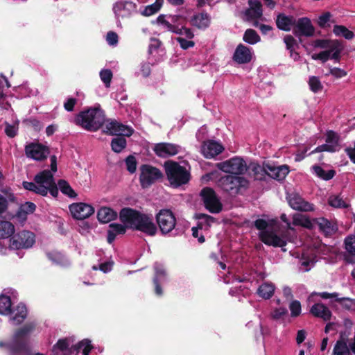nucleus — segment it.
Here are the masks:
<instances>
[{
	"label": "nucleus",
	"mask_w": 355,
	"mask_h": 355,
	"mask_svg": "<svg viewBox=\"0 0 355 355\" xmlns=\"http://www.w3.org/2000/svg\"><path fill=\"white\" fill-rule=\"evenodd\" d=\"M333 33L336 36L343 37L346 40H352L354 37V33L343 25H335L333 28Z\"/></svg>",
	"instance_id": "obj_40"
},
{
	"label": "nucleus",
	"mask_w": 355,
	"mask_h": 355,
	"mask_svg": "<svg viewBox=\"0 0 355 355\" xmlns=\"http://www.w3.org/2000/svg\"><path fill=\"white\" fill-rule=\"evenodd\" d=\"M335 301L338 302L346 310L350 311L355 309V300L349 297H338Z\"/></svg>",
	"instance_id": "obj_48"
},
{
	"label": "nucleus",
	"mask_w": 355,
	"mask_h": 355,
	"mask_svg": "<svg viewBox=\"0 0 355 355\" xmlns=\"http://www.w3.org/2000/svg\"><path fill=\"white\" fill-rule=\"evenodd\" d=\"M139 169V182L143 189L150 187L163 177V173L158 168L150 164H142Z\"/></svg>",
	"instance_id": "obj_7"
},
{
	"label": "nucleus",
	"mask_w": 355,
	"mask_h": 355,
	"mask_svg": "<svg viewBox=\"0 0 355 355\" xmlns=\"http://www.w3.org/2000/svg\"><path fill=\"white\" fill-rule=\"evenodd\" d=\"M134 7H135V5L131 2L121 1V2H117L115 3V5L114 6L113 10L116 16H118L119 17H124L129 13L128 12L123 13L122 11L125 10L126 9L130 10V8H132Z\"/></svg>",
	"instance_id": "obj_37"
},
{
	"label": "nucleus",
	"mask_w": 355,
	"mask_h": 355,
	"mask_svg": "<svg viewBox=\"0 0 355 355\" xmlns=\"http://www.w3.org/2000/svg\"><path fill=\"white\" fill-rule=\"evenodd\" d=\"M12 313V309L10 297L6 295H0V314L9 315Z\"/></svg>",
	"instance_id": "obj_33"
},
{
	"label": "nucleus",
	"mask_w": 355,
	"mask_h": 355,
	"mask_svg": "<svg viewBox=\"0 0 355 355\" xmlns=\"http://www.w3.org/2000/svg\"><path fill=\"white\" fill-rule=\"evenodd\" d=\"M223 150V146L215 141L204 142L202 146V152L207 158L214 157L221 153Z\"/></svg>",
	"instance_id": "obj_24"
},
{
	"label": "nucleus",
	"mask_w": 355,
	"mask_h": 355,
	"mask_svg": "<svg viewBox=\"0 0 355 355\" xmlns=\"http://www.w3.org/2000/svg\"><path fill=\"white\" fill-rule=\"evenodd\" d=\"M338 149L335 148V145H331L330 144H324L316 147L313 150H312L309 155H312L316 153H322V152H329V153H335L338 151Z\"/></svg>",
	"instance_id": "obj_51"
},
{
	"label": "nucleus",
	"mask_w": 355,
	"mask_h": 355,
	"mask_svg": "<svg viewBox=\"0 0 355 355\" xmlns=\"http://www.w3.org/2000/svg\"><path fill=\"white\" fill-rule=\"evenodd\" d=\"M26 155L37 161L46 159L49 153L48 147L39 143H31L25 146Z\"/></svg>",
	"instance_id": "obj_16"
},
{
	"label": "nucleus",
	"mask_w": 355,
	"mask_h": 355,
	"mask_svg": "<svg viewBox=\"0 0 355 355\" xmlns=\"http://www.w3.org/2000/svg\"><path fill=\"white\" fill-rule=\"evenodd\" d=\"M124 136L118 135V137L113 138L111 141L112 150L116 153H121L127 146V141Z\"/></svg>",
	"instance_id": "obj_38"
},
{
	"label": "nucleus",
	"mask_w": 355,
	"mask_h": 355,
	"mask_svg": "<svg viewBox=\"0 0 355 355\" xmlns=\"http://www.w3.org/2000/svg\"><path fill=\"white\" fill-rule=\"evenodd\" d=\"M328 202L330 206L335 208H347L349 206L339 196H330Z\"/></svg>",
	"instance_id": "obj_47"
},
{
	"label": "nucleus",
	"mask_w": 355,
	"mask_h": 355,
	"mask_svg": "<svg viewBox=\"0 0 355 355\" xmlns=\"http://www.w3.org/2000/svg\"><path fill=\"white\" fill-rule=\"evenodd\" d=\"M103 132L109 135L130 137L133 134L134 130L115 119H107Z\"/></svg>",
	"instance_id": "obj_12"
},
{
	"label": "nucleus",
	"mask_w": 355,
	"mask_h": 355,
	"mask_svg": "<svg viewBox=\"0 0 355 355\" xmlns=\"http://www.w3.org/2000/svg\"><path fill=\"white\" fill-rule=\"evenodd\" d=\"M180 146L167 142L157 143L153 147L155 154L162 158H167L176 155L180 151Z\"/></svg>",
	"instance_id": "obj_18"
},
{
	"label": "nucleus",
	"mask_w": 355,
	"mask_h": 355,
	"mask_svg": "<svg viewBox=\"0 0 355 355\" xmlns=\"http://www.w3.org/2000/svg\"><path fill=\"white\" fill-rule=\"evenodd\" d=\"M344 49L342 41L338 40L336 44L330 49V59L334 60L336 62H339L341 58V53Z\"/></svg>",
	"instance_id": "obj_43"
},
{
	"label": "nucleus",
	"mask_w": 355,
	"mask_h": 355,
	"mask_svg": "<svg viewBox=\"0 0 355 355\" xmlns=\"http://www.w3.org/2000/svg\"><path fill=\"white\" fill-rule=\"evenodd\" d=\"M165 17V15H159L157 18V22L158 24L164 25L167 28V31L171 33H180L178 26L172 24L170 21L166 20Z\"/></svg>",
	"instance_id": "obj_46"
},
{
	"label": "nucleus",
	"mask_w": 355,
	"mask_h": 355,
	"mask_svg": "<svg viewBox=\"0 0 355 355\" xmlns=\"http://www.w3.org/2000/svg\"><path fill=\"white\" fill-rule=\"evenodd\" d=\"M252 49L243 44H239L233 55V60L238 64L249 63L252 58Z\"/></svg>",
	"instance_id": "obj_20"
},
{
	"label": "nucleus",
	"mask_w": 355,
	"mask_h": 355,
	"mask_svg": "<svg viewBox=\"0 0 355 355\" xmlns=\"http://www.w3.org/2000/svg\"><path fill=\"white\" fill-rule=\"evenodd\" d=\"M164 167L167 179L173 187H178L189 182L191 178L189 171L178 162L168 160L164 162Z\"/></svg>",
	"instance_id": "obj_4"
},
{
	"label": "nucleus",
	"mask_w": 355,
	"mask_h": 355,
	"mask_svg": "<svg viewBox=\"0 0 355 355\" xmlns=\"http://www.w3.org/2000/svg\"><path fill=\"white\" fill-rule=\"evenodd\" d=\"M291 317L296 318L301 313L302 306L300 301L293 300L289 304Z\"/></svg>",
	"instance_id": "obj_54"
},
{
	"label": "nucleus",
	"mask_w": 355,
	"mask_h": 355,
	"mask_svg": "<svg viewBox=\"0 0 355 355\" xmlns=\"http://www.w3.org/2000/svg\"><path fill=\"white\" fill-rule=\"evenodd\" d=\"M293 33L297 37H310L315 33V28L309 18L306 17L296 19Z\"/></svg>",
	"instance_id": "obj_13"
},
{
	"label": "nucleus",
	"mask_w": 355,
	"mask_h": 355,
	"mask_svg": "<svg viewBox=\"0 0 355 355\" xmlns=\"http://www.w3.org/2000/svg\"><path fill=\"white\" fill-rule=\"evenodd\" d=\"M286 199L289 206L294 210L305 212L314 210V205L305 200L297 193H288Z\"/></svg>",
	"instance_id": "obj_15"
},
{
	"label": "nucleus",
	"mask_w": 355,
	"mask_h": 355,
	"mask_svg": "<svg viewBox=\"0 0 355 355\" xmlns=\"http://www.w3.org/2000/svg\"><path fill=\"white\" fill-rule=\"evenodd\" d=\"M160 10L159 6L158 3H153L147 6L144 11L142 12V15L144 16H150L157 12Z\"/></svg>",
	"instance_id": "obj_63"
},
{
	"label": "nucleus",
	"mask_w": 355,
	"mask_h": 355,
	"mask_svg": "<svg viewBox=\"0 0 355 355\" xmlns=\"http://www.w3.org/2000/svg\"><path fill=\"white\" fill-rule=\"evenodd\" d=\"M266 171V175L270 178L277 181H282L286 178L290 170L288 166L286 164L276 166L268 163Z\"/></svg>",
	"instance_id": "obj_19"
},
{
	"label": "nucleus",
	"mask_w": 355,
	"mask_h": 355,
	"mask_svg": "<svg viewBox=\"0 0 355 355\" xmlns=\"http://www.w3.org/2000/svg\"><path fill=\"white\" fill-rule=\"evenodd\" d=\"M189 22L191 26L198 29L205 30L211 24V17L209 15L205 12L193 15Z\"/></svg>",
	"instance_id": "obj_25"
},
{
	"label": "nucleus",
	"mask_w": 355,
	"mask_h": 355,
	"mask_svg": "<svg viewBox=\"0 0 355 355\" xmlns=\"http://www.w3.org/2000/svg\"><path fill=\"white\" fill-rule=\"evenodd\" d=\"M14 311L15 315L10 317V320L13 322L15 325H19L21 324L27 317V309L24 304L19 303Z\"/></svg>",
	"instance_id": "obj_28"
},
{
	"label": "nucleus",
	"mask_w": 355,
	"mask_h": 355,
	"mask_svg": "<svg viewBox=\"0 0 355 355\" xmlns=\"http://www.w3.org/2000/svg\"><path fill=\"white\" fill-rule=\"evenodd\" d=\"M275 286L272 283L265 282L259 286L257 293L265 300L270 299L274 294Z\"/></svg>",
	"instance_id": "obj_34"
},
{
	"label": "nucleus",
	"mask_w": 355,
	"mask_h": 355,
	"mask_svg": "<svg viewBox=\"0 0 355 355\" xmlns=\"http://www.w3.org/2000/svg\"><path fill=\"white\" fill-rule=\"evenodd\" d=\"M317 223L320 230L322 231L326 236H330L334 234L338 230L336 225H333L325 218H318Z\"/></svg>",
	"instance_id": "obj_30"
},
{
	"label": "nucleus",
	"mask_w": 355,
	"mask_h": 355,
	"mask_svg": "<svg viewBox=\"0 0 355 355\" xmlns=\"http://www.w3.org/2000/svg\"><path fill=\"white\" fill-rule=\"evenodd\" d=\"M313 173L320 179L323 180H331L336 175V171L334 169H331L329 171H324L320 166L319 165H313L311 167Z\"/></svg>",
	"instance_id": "obj_32"
},
{
	"label": "nucleus",
	"mask_w": 355,
	"mask_h": 355,
	"mask_svg": "<svg viewBox=\"0 0 355 355\" xmlns=\"http://www.w3.org/2000/svg\"><path fill=\"white\" fill-rule=\"evenodd\" d=\"M70 340L68 338L59 339L52 347L53 355H58V351L64 352L69 347Z\"/></svg>",
	"instance_id": "obj_45"
},
{
	"label": "nucleus",
	"mask_w": 355,
	"mask_h": 355,
	"mask_svg": "<svg viewBox=\"0 0 355 355\" xmlns=\"http://www.w3.org/2000/svg\"><path fill=\"white\" fill-rule=\"evenodd\" d=\"M154 270L155 274L153 278L154 292L156 295L160 297L163 295L162 284L166 280V272L164 268L158 265L154 267Z\"/></svg>",
	"instance_id": "obj_21"
},
{
	"label": "nucleus",
	"mask_w": 355,
	"mask_h": 355,
	"mask_svg": "<svg viewBox=\"0 0 355 355\" xmlns=\"http://www.w3.org/2000/svg\"><path fill=\"white\" fill-rule=\"evenodd\" d=\"M119 220L122 223L128 224L129 229L139 231L146 236H154L157 232V227L153 221L152 214L130 207H124L119 212Z\"/></svg>",
	"instance_id": "obj_1"
},
{
	"label": "nucleus",
	"mask_w": 355,
	"mask_h": 355,
	"mask_svg": "<svg viewBox=\"0 0 355 355\" xmlns=\"http://www.w3.org/2000/svg\"><path fill=\"white\" fill-rule=\"evenodd\" d=\"M58 185L60 191L65 196L71 198H75L77 193L72 189L68 182L64 180L60 179L58 181Z\"/></svg>",
	"instance_id": "obj_39"
},
{
	"label": "nucleus",
	"mask_w": 355,
	"mask_h": 355,
	"mask_svg": "<svg viewBox=\"0 0 355 355\" xmlns=\"http://www.w3.org/2000/svg\"><path fill=\"white\" fill-rule=\"evenodd\" d=\"M97 218L100 223H107L117 218V213L113 209L103 207L97 213Z\"/></svg>",
	"instance_id": "obj_27"
},
{
	"label": "nucleus",
	"mask_w": 355,
	"mask_h": 355,
	"mask_svg": "<svg viewBox=\"0 0 355 355\" xmlns=\"http://www.w3.org/2000/svg\"><path fill=\"white\" fill-rule=\"evenodd\" d=\"M112 72L110 69H103L100 72V77L106 87H110L112 78Z\"/></svg>",
	"instance_id": "obj_57"
},
{
	"label": "nucleus",
	"mask_w": 355,
	"mask_h": 355,
	"mask_svg": "<svg viewBox=\"0 0 355 355\" xmlns=\"http://www.w3.org/2000/svg\"><path fill=\"white\" fill-rule=\"evenodd\" d=\"M35 234L30 231H20L10 238V246L15 250L31 248L35 242Z\"/></svg>",
	"instance_id": "obj_9"
},
{
	"label": "nucleus",
	"mask_w": 355,
	"mask_h": 355,
	"mask_svg": "<svg viewBox=\"0 0 355 355\" xmlns=\"http://www.w3.org/2000/svg\"><path fill=\"white\" fill-rule=\"evenodd\" d=\"M284 42L286 44V49L290 51L291 54H292L295 50V46H297L295 39L291 35H286L284 37Z\"/></svg>",
	"instance_id": "obj_59"
},
{
	"label": "nucleus",
	"mask_w": 355,
	"mask_h": 355,
	"mask_svg": "<svg viewBox=\"0 0 355 355\" xmlns=\"http://www.w3.org/2000/svg\"><path fill=\"white\" fill-rule=\"evenodd\" d=\"M126 168L130 173H134L137 170V162L135 156L128 155L125 159Z\"/></svg>",
	"instance_id": "obj_53"
},
{
	"label": "nucleus",
	"mask_w": 355,
	"mask_h": 355,
	"mask_svg": "<svg viewBox=\"0 0 355 355\" xmlns=\"http://www.w3.org/2000/svg\"><path fill=\"white\" fill-rule=\"evenodd\" d=\"M219 184L221 189L230 195L238 194L241 189H246L248 187L249 182L243 177L238 175H225L219 180Z\"/></svg>",
	"instance_id": "obj_6"
},
{
	"label": "nucleus",
	"mask_w": 355,
	"mask_h": 355,
	"mask_svg": "<svg viewBox=\"0 0 355 355\" xmlns=\"http://www.w3.org/2000/svg\"><path fill=\"white\" fill-rule=\"evenodd\" d=\"M311 58L313 60H319L322 63H324L330 59V49L321 51L319 53H314L311 55Z\"/></svg>",
	"instance_id": "obj_61"
},
{
	"label": "nucleus",
	"mask_w": 355,
	"mask_h": 355,
	"mask_svg": "<svg viewBox=\"0 0 355 355\" xmlns=\"http://www.w3.org/2000/svg\"><path fill=\"white\" fill-rule=\"evenodd\" d=\"M155 219L162 234L170 233L176 225V218L170 209H161L156 214Z\"/></svg>",
	"instance_id": "obj_8"
},
{
	"label": "nucleus",
	"mask_w": 355,
	"mask_h": 355,
	"mask_svg": "<svg viewBox=\"0 0 355 355\" xmlns=\"http://www.w3.org/2000/svg\"><path fill=\"white\" fill-rule=\"evenodd\" d=\"M127 229H129L128 224L110 223L107 231V243L112 244L118 235L125 234Z\"/></svg>",
	"instance_id": "obj_23"
},
{
	"label": "nucleus",
	"mask_w": 355,
	"mask_h": 355,
	"mask_svg": "<svg viewBox=\"0 0 355 355\" xmlns=\"http://www.w3.org/2000/svg\"><path fill=\"white\" fill-rule=\"evenodd\" d=\"M205 208L211 213L217 214L221 211L223 205L212 188L205 187L200 193Z\"/></svg>",
	"instance_id": "obj_10"
},
{
	"label": "nucleus",
	"mask_w": 355,
	"mask_h": 355,
	"mask_svg": "<svg viewBox=\"0 0 355 355\" xmlns=\"http://www.w3.org/2000/svg\"><path fill=\"white\" fill-rule=\"evenodd\" d=\"M54 178L52 172L49 170H44L37 173L34 177V182L36 185L48 186L54 182Z\"/></svg>",
	"instance_id": "obj_29"
},
{
	"label": "nucleus",
	"mask_w": 355,
	"mask_h": 355,
	"mask_svg": "<svg viewBox=\"0 0 355 355\" xmlns=\"http://www.w3.org/2000/svg\"><path fill=\"white\" fill-rule=\"evenodd\" d=\"M309 85L310 89L314 93L320 92L323 89V86L319 78L317 76H311L309 78Z\"/></svg>",
	"instance_id": "obj_49"
},
{
	"label": "nucleus",
	"mask_w": 355,
	"mask_h": 355,
	"mask_svg": "<svg viewBox=\"0 0 355 355\" xmlns=\"http://www.w3.org/2000/svg\"><path fill=\"white\" fill-rule=\"evenodd\" d=\"M340 137L338 135L334 130H328L326 133L325 141L327 144L335 145V148H338L339 146Z\"/></svg>",
	"instance_id": "obj_50"
},
{
	"label": "nucleus",
	"mask_w": 355,
	"mask_h": 355,
	"mask_svg": "<svg viewBox=\"0 0 355 355\" xmlns=\"http://www.w3.org/2000/svg\"><path fill=\"white\" fill-rule=\"evenodd\" d=\"M245 15L248 21L257 19L263 15V10H258L249 8L245 10Z\"/></svg>",
	"instance_id": "obj_55"
},
{
	"label": "nucleus",
	"mask_w": 355,
	"mask_h": 355,
	"mask_svg": "<svg viewBox=\"0 0 355 355\" xmlns=\"http://www.w3.org/2000/svg\"><path fill=\"white\" fill-rule=\"evenodd\" d=\"M106 121L105 111L99 104L94 107L80 112L75 118V123L85 130L95 132Z\"/></svg>",
	"instance_id": "obj_2"
},
{
	"label": "nucleus",
	"mask_w": 355,
	"mask_h": 355,
	"mask_svg": "<svg viewBox=\"0 0 355 355\" xmlns=\"http://www.w3.org/2000/svg\"><path fill=\"white\" fill-rule=\"evenodd\" d=\"M338 40H329V39H317L313 42V46L315 48H320L323 49H331L332 46L336 44Z\"/></svg>",
	"instance_id": "obj_44"
},
{
	"label": "nucleus",
	"mask_w": 355,
	"mask_h": 355,
	"mask_svg": "<svg viewBox=\"0 0 355 355\" xmlns=\"http://www.w3.org/2000/svg\"><path fill=\"white\" fill-rule=\"evenodd\" d=\"M310 313L315 318H321L324 321H329L331 318V311L322 303H315L310 309Z\"/></svg>",
	"instance_id": "obj_26"
},
{
	"label": "nucleus",
	"mask_w": 355,
	"mask_h": 355,
	"mask_svg": "<svg viewBox=\"0 0 355 355\" xmlns=\"http://www.w3.org/2000/svg\"><path fill=\"white\" fill-rule=\"evenodd\" d=\"M243 40L249 44H255L261 41V37L255 30L248 28L245 31Z\"/></svg>",
	"instance_id": "obj_42"
},
{
	"label": "nucleus",
	"mask_w": 355,
	"mask_h": 355,
	"mask_svg": "<svg viewBox=\"0 0 355 355\" xmlns=\"http://www.w3.org/2000/svg\"><path fill=\"white\" fill-rule=\"evenodd\" d=\"M36 205L32 202H26L20 207L19 214L23 213L24 216L28 214H32L35 211Z\"/></svg>",
	"instance_id": "obj_60"
},
{
	"label": "nucleus",
	"mask_w": 355,
	"mask_h": 355,
	"mask_svg": "<svg viewBox=\"0 0 355 355\" xmlns=\"http://www.w3.org/2000/svg\"><path fill=\"white\" fill-rule=\"evenodd\" d=\"M288 314V310L285 307L275 309L271 313L270 316L275 320H280Z\"/></svg>",
	"instance_id": "obj_58"
},
{
	"label": "nucleus",
	"mask_w": 355,
	"mask_h": 355,
	"mask_svg": "<svg viewBox=\"0 0 355 355\" xmlns=\"http://www.w3.org/2000/svg\"><path fill=\"white\" fill-rule=\"evenodd\" d=\"M168 18L171 19L170 22L172 24L178 25V27L185 24L187 21V17L181 15H170Z\"/></svg>",
	"instance_id": "obj_62"
},
{
	"label": "nucleus",
	"mask_w": 355,
	"mask_h": 355,
	"mask_svg": "<svg viewBox=\"0 0 355 355\" xmlns=\"http://www.w3.org/2000/svg\"><path fill=\"white\" fill-rule=\"evenodd\" d=\"M293 224L295 225H300L306 228H311L312 227V223L311 220L309 218L302 215L299 216H294Z\"/></svg>",
	"instance_id": "obj_52"
},
{
	"label": "nucleus",
	"mask_w": 355,
	"mask_h": 355,
	"mask_svg": "<svg viewBox=\"0 0 355 355\" xmlns=\"http://www.w3.org/2000/svg\"><path fill=\"white\" fill-rule=\"evenodd\" d=\"M15 232L14 225L7 220H0V239H6L12 236Z\"/></svg>",
	"instance_id": "obj_35"
},
{
	"label": "nucleus",
	"mask_w": 355,
	"mask_h": 355,
	"mask_svg": "<svg viewBox=\"0 0 355 355\" xmlns=\"http://www.w3.org/2000/svg\"><path fill=\"white\" fill-rule=\"evenodd\" d=\"M253 225L257 230L260 231L259 237L264 244L275 248H283L286 245L287 243L286 240L277 235L273 232L266 230L269 226V223L267 220L258 218L254 221Z\"/></svg>",
	"instance_id": "obj_5"
},
{
	"label": "nucleus",
	"mask_w": 355,
	"mask_h": 355,
	"mask_svg": "<svg viewBox=\"0 0 355 355\" xmlns=\"http://www.w3.org/2000/svg\"><path fill=\"white\" fill-rule=\"evenodd\" d=\"M266 165L268 163L263 162V166L258 164H251L250 166V169L254 173V178L255 180H262L266 175Z\"/></svg>",
	"instance_id": "obj_36"
},
{
	"label": "nucleus",
	"mask_w": 355,
	"mask_h": 355,
	"mask_svg": "<svg viewBox=\"0 0 355 355\" xmlns=\"http://www.w3.org/2000/svg\"><path fill=\"white\" fill-rule=\"evenodd\" d=\"M69 208L73 218L77 220H84L94 213V207L85 202L73 203Z\"/></svg>",
	"instance_id": "obj_17"
},
{
	"label": "nucleus",
	"mask_w": 355,
	"mask_h": 355,
	"mask_svg": "<svg viewBox=\"0 0 355 355\" xmlns=\"http://www.w3.org/2000/svg\"><path fill=\"white\" fill-rule=\"evenodd\" d=\"M345 249L352 255H355V235L349 236L345 240Z\"/></svg>",
	"instance_id": "obj_56"
},
{
	"label": "nucleus",
	"mask_w": 355,
	"mask_h": 355,
	"mask_svg": "<svg viewBox=\"0 0 355 355\" xmlns=\"http://www.w3.org/2000/svg\"><path fill=\"white\" fill-rule=\"evenodd\" d=\"M35 325L33 323H27L16 330L12 340L8 342L7 345V349L11 355L31 354L26 336L35 329Z\"/></svg>",
	"instance_id": "obj_3"
},
{
	"label": "nucleus",
	"mask_w": 355,
	"mask_h": 355,
	"mask_svg": "<svg viewBox=\"0 0 355 355\" xmlns=\"http://www.w3.org/2000/svg\"><path fill=\"white\" fill-rule=\"evenodd\" d=\"M22 185L25 189L42 196H46L48 192L54 198H56L58 195V185L55 184V181L48 186L36 185L32 182L24 181Z\"/></svg>",
	"instance_id": "obj_14"
},
{
	"label": "nucleus",
	"mask_w": 355,
	"mask_h": 355,
	"mask_svg": "<svg viewBox=\"0 0 355 355\" xmlns=\"http://www.w3.org/2000/svg\"><path fill=\"white\" fill-rule=\"evenodd\" d=\"M5 133L10 138H14L17 135L18 126L10 125L8 122H5Z\"/></svg>",
	"instance_id": "obj_64"
},
{
	"label": "nucleus",
	"mask_w": 355,
	"mask_h": 355,
	"mask_svg": "<svg viewBox=\"0 0 355 355\" xmlns=\"http://www.w3.org/2000/svg\"><path fill=\"white\" fill-rule=\"evenodd\" d=\"M217 167L223 172L236 175L244 174L247 171L245 161L237 157L218 163Z\"/></svg>",
	"instance_id": "obj_11"
},
{
	"label": "nucleus",
	"mask_w": 355,
	"mask_h": 355,
	"mask_svg": "<svg viewBox=\"0 0 355 355\" xmlns=\"http://www.w3.org/2000/svg\"><path fill=\"white\" fill-rule=\"evenodd\" d=\"M83 347V355H89L92 349L94 348L91 344V340L89 339H83L78 342L77 344L71 347V352H76L78 353L80 349Z\"/></svg>",
	"instance_id": "obj_31"
},
{
	"label": "nucleus",
	"mask_w": 355,
	"mask_h": 355,
	"mask_svg": "<svg viewBox=\"0 0 355 355\" xmlns=\"http://www.w3.org/2000/svg\"><path fill=\"white\" fill-rule=\"evenodd\" d=\"M296 18L293 15H286L284 13H279L275 19L277 27L284 31H290L294 28Z\"/></svg>",
	"instance_id": "obj_22"
},
{
	"label": "nucleus",
	"mask_w": 355,
	"mask_h": 355,
	"mask_svg": "<svg viewBox=\"0 0 355 355\" xmlns=\"http://www.w3.org/2000/svg\"><path fill=\"white\" fill-rule=\"evenodd\" d=\"M333 355H350L347 343L343 338L336 341L333 349Z\"/></svg>",
	"instance_id": "obj_41"
}]
</instances>
